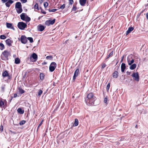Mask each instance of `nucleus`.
<instances>
[{
    "label": "nucleus",
    "instance_id": "nucleus-1",
    "mask_svg": "<svg viewBox=\"0 0 148 148\" xmlns=\"http://www.w3.org/2000/svg\"><path fill=\"white\" fill-rule=\"evenodd\" d=\"M96 99V98L94 96L93 93L90 92L87 95L85 101L87 105L90 106L94 104V102Z\"/></svg>",
    "mask_w": 148,
    "mask_h": 148
},
{
    "label": "nucleus",
    "instance_id": "nucleus-2",
    "mask_svg": "<svg viewBox=\"0 0 148 148\" xmlns=\"http://www.w3.org/2000/svg\"><path fill=\"white\" fill-rule=\"evenodd\" d=\"M3 56H2L1 59L3 60H8V57L10 55V52L7 50H5L2 53Z\"/></svg>",
    "mask_w": 148,
    "mask_h": 148
},
{
    "label": "nucleus",
    "instance_id": "nucleus-3",
    "mask_svg": "<svg viewBox=\"0 0 148 148\" xmlns=\"http://www.w3.org/2000/svg\"><path fill=\"white\" fill-rule=\"evenodd\" d=\"M27 26V24L23 22H19L17 25L18 28L21 30L24 29Z\"/></svg>",
    "mask_w": 148,
    "mask_h": 148
},
{
    "label": "nucleus",
    "instance_id": "nucleus-4",
    "mask_svg": "<svg viewBox=\"0 0 148 148\" xmlns=\"http://www.w3.org/2000/svg\"><path fill=\"white\" fill-rule=\"evenodd\" d=\"M7 101L3 99L2 98L0 99V107L5 108L7 107Z\"/></svg>",
    "mask_w": 148,
    "mask_h": 148
},
{
    "label": "nucleus",
    "instance_id": "nucleus-5",
    "mask_svg": "<svg viewBox=\"0 0 148 148\" xmlns=\"http://www.w3.org/2000/svg\"><path fill=\"white\" fill-rule=\"evenodd\" d=\"M56 66L57 64L55 62H51L49 67V71L51 72H53L55 70Z\"/></svg>",
    "mask_w": 148,
    "mask_h": 148
},
{
    "label": "nucleus",
    "instance_id": "nucleus-6",
    "mask_svg": "<svg viewBox=\"0 0 148 148\" xmlns=\"http://www.w3.org/2000/svg\"><path fill=\"white\" fill-rule=\"evenodd\" d=\"M38 59V56L35 53H33L30 58V60L32 62H36Z\"/></svg>",
    "mask_w": 148,
    "mask_h": 148
},
{
    "label": "nucleus",
    "instance_id": "nucleus-7",
    "mask_svg": "<svg viewBox=\"0 0 148 148\" xmlns=\"http://www.w3.org/2000/svg\"><path fill=\"white\" fill-rule=\"evenodd\" d=\"M18 40H20L22 43L25 44L27 41V38L25 35H22L21 36L20 39L18 38Z\"/></svg>",
    "mask_w": 148,
    "mask_h": 148
},
{
    "label": "nucleus",
    "instance_id": "nucleus-8",
    "mask_svg": "<svg viewBox=\"0 0 148 148\" xmlns=\"http://www.w3.org/2000/svg\"><path fill=\"white\" fill-rule=\"evenodd\" d=\"M131 76L134 78V80L137 82L139 81V76L138 72L134 73Z\"/></svg>",
    "mask_w": 148,
    "mask_h": 148
},
{
    "label": "nucleus",
    "instance_id": "nucleus-9",
    "mask_svg": "<svg viewBox=\"0 0 148 148\" xmlns=\"http://www.w3.org/2000/svg\"><path fill=\"white\" fill-rule=\"evenodd\" d=\"M55 19H54L52 20H47L45 22V24L47 26H49L50 25H53L55 23Z\"/></svg>",
    "mask_w": 148,
    "mask_h": 148
},
{
    "label": "nucleus",
    "instance_id": "nucleus-10",
    "mask_svg": "<svg viewBox=\"0 0 148 148\" xmlns=\"http://www.w3.org/2000/svg\"><path fill=\"white\" fill-rule=\"evenodd\" d=\"M79 72V69H76L75 71V72L74 75L73 76V80L74 82L75 81V80L76 79V77H77L78 75V73Z\"/></svg>",
    "mask_w": 148,
    "mask_h": 148
},
{
    "label": "nucleus",
    "instance_id": "nucleus-11",
    "mask_svg": "<svg viewBox=\"0 0 148 148\" xmlns=\"http://www.w3.org/2000/svg\"><path fill=\"white\" fill-rule=\"evenodd\" d=\"M45 27L41 25H39L37 26L38 30V31H42L45 29Z\"/></svg>",
    "mask_w": 148,
    "mask_h": 148
},
{
    "label": "nucleus",
    "instance_id": "nucleus-12",
    "mask_svg": "<svg viewBox=\"0 0 148 148\" xmlns=\"http://www.w3.org/2000/svg\"><path fill=\"white\" fill-rule=\"evenodd\" d=\"M5 42L6 44L8 46L10 47L12 46V42L13 41L10 38H8L6 40Z\"/></svg>",
    "mask_w": 148,
    "mask_h": 148
},
{
    "label": "nucleus",
    "instance_id": "nucleus-13",
    "mask_svg": "<svg viewBox=\"0 0 148 148\" xmlns=\"http://www.w3.org/2000/svg\"><path fill=\"white\" fill-rule=\"evenodd\" d=\"M6 25L7 27L8 28H11L13 30H15V29L13 26L12 25V24L11 23H6Z\"/></svg>",
    "mask_w": 148,
    "mask_h": 148
},
{
    "label": "nucleus",
    "instance_id": "nucleus-14",
    "mask_svg": "<svg viewBox=\"0 0 148 148\" xmlns=\"http://www.w3.org/2000/svg\"><path fill=\"white\" fill-rule=\"evenodd\" d=\"M14 2V1L12 0H8L7 2L5 3V5L6 7H9L10 5Z\"/></svg>",
    "mask_w": 148,
    "mask_h": 148
},
{
    "label": "nucleus",
    "instance_id": "nucleus-15",
    "mask_svg": "<svg viewBox=\"0 0 148 148\" xmlns=\"http://www.w3.org/2000/svg\"><path fill=\"white\" fill-rule=\"evenodd\" d=\"M127 62L128 63V64L129 65H131L134 62V60L133 59H132V60H130V58H127Z\"/></svg>",
    "mask_w": 148,
    "mask_h": 148
},
{
    "label": "nucleus",
    "instance_id": "nucleus-16",
    "mask_svg": "<svg viewBox=\"0 0 148 148\" xmlns=\"http://www.w3.org/2000/svg\"><path fill=\"white\" fill-rule=\"evenodd\" d=\"M126 68L125 64V63H122L121 64V72H123L125 71V70Z\"/></svg>",
    "mask_w": 148,
    "mask_h": 148
},
{
    "label": "nucleus",
    "instance_id": "nucleus-17",
    "mask_svg": "<svg viewBox=\"0 0 148 148\" xmlns=\"http://www.w3.org/2000/svg\"><path fill=\"white\" fill-rule=\"evenodd\" d=\"M16 9L22 8V5L20 2H17L16 3L15 6Z\"/></svg>",
    "mask_w": 148,
    "mask_h": 148
},
{
    "label": "nucleus",
    "instance_id": "nucleus-18",
    "mask_svg": "<svg viewBox=\"0 0 148 148\" xmlns=\"http://www.w3.org/2000/svg\"><path fill=\"white\" fill-rule=\"evenodd\" d=\"M86 1V0H79V2L81 6H84L85 5Z\"/></svg>",
    "mask_w": 148,
    "mask_h": 148
},
{
    "label": "nucleus",
    "instance_id": "nucleus-19",
    "mask_svg": "<svg viewBox=\"0 0 148 148\" xmlns=\"http://www.w3.org/2000/svg\"><path fill=\"white\" fill-rule=\"evenodd\" d=\"M134 28L133 27H130L128 28V30L127 31L126 33V35H127L129 33H130L134 29Z\"/></svg>",
    "mask_w": 148,
    "mask_h": 148
},
{
    "label": "nucleus",
    "instance_id": "nucleus-20",
    "mask_svg": "<svg viewBox=\"0 0 148 148\" xmlns=\"http://www.w3.org/2000/svg\"><path fill=\"white\" fill-rule=\"evenodd\" d=\"M118 77V73L117 71H114L113 73V77L114 78H116Z\"/></svg>",
    "mask_w": 148,
    "mask_h": 148
},
{
    "label": "nucleus",
    "instance_id": "nucleus-21",
    "mask_svg": "<svg viewBox=\"0 0 148 148\" xmlns=\"http://www.w3.org/2000/svg\"><path fill=\"white\" fill-rule=\"evenodd\" d=\"M136 65L135 64H131L130 67V69L131 70H134L136 67Z\"/></svg>",
    "mask_w": 148,
    "mask_h": 148
},
{
    "label": "nucleus",
    "instance_id": "nucleus-22",
    "mask_svg": "<svg viewBox=\"0 0 148 148\" xmlns=\"http://www.w3.org/2000/svg\"><path fill=\"white\" fill-rule=\"evenodd\" d=\"M8 75L9 74L7 71H5L2 73V76L3 77H7Z\"/></svg>",
    "mask_w": 148,
    "mask_h": 148
},
{
    "label": "nucleus",
    "instance_id": "nucleus-23",
    "mask_svg": "<svg viewBox=\"0 0 148 148\" xmlns=\"http://www.w3.org/2000/svg\"><path fill=\"white\" fill-rule=\"evenodd\" d=\"M25 13H22L20 15V17H21V19L23 21H24L25 20Z\"/></svg>",
    "mask_w": 148,
    "mask_h": 148
},
{
    "label": "nucleus",
    "instance_id": "nucleus-24",
    "mask_svg": "<svg viewBox=\"0 0 148 148\" xmlns=\"http://www.w3.org/2000/svg\"><path fill=\"white\" fill-rule=\"evenodd\" d=\"M45 75L43 73H40V80H42L44 78Z\"/></svg>",
    "mask_w": 148,
    "mask_h": 148
},
{
    "label": "nucleus",
    "instance_id": "nucleus-25",
    "mask_svg": "<svg viewBox=\"0 0 148 148\" xmlns=\"http://www.w3.org/2000/svg\"><path fill=\"white\" fill-rule=\"evenodd\" d=\"M16 12L18 14H20L23 11L22 9V8H17L16 9Z\"/></svg>",
    "mask_w": 148,
    "mask_h": 148
},
{
    "label": "nucleus",
    "instance_id": "nucleus-26",
    "mask_svg": "<svg viewBox=\"0 0 148 148\" xmlns=\"http://www.w3.org/2000/svg\"><path fill=\"white\" fill-rule=\"evenodd\" d=\"M20 62V60L19 58H17L15 60V63L16 64H18Z\"/></svg>",
    "mask_w": 148,
    "mask_h": 148
},
{
    "label": "nucleus",
    "instance_id": "nucleus-27",
    "mask_svg": "<svg viewBox=\"0 0 148 148\" xmlns=\"http://www.w3.org/2000/svg\"><path fill=\"white\" fill-rule=\"evenodd\" d=\"M18 90L20 93L21 94H22L25 92V91L21 88H18Z\"/></svg>",
    "mask_w": 148,
    "mask_h": 148
},
{
    "label": "nucleus",
    "instance_id": "nucleus-28",
    "mask_svg": "<svg viewBox=\"0 0 148 148\" xmlns=\"http://www.w3.org/2000/svg\"><path fill=\"white\" fill-rule=\"evenodd\" d=\"M17 112L18 113L21 114H23L24 113V111L22 110V109L21 108H18L17 109Z\"/></svg>",
    "mask_w": 148,
    "mask_h": 148
},
{
    "label": "nucleus",
    "instance_id": "nucleus-29",
    "mask_svg": "<svg viewBox=\"0 0 148 148\" xmlns=\"http://www.w3.org/2000/svg\"><path fill=\"white\" fill-rule=\"evenodd\" d=\"M78 123L79 122L78 120L77 119H76L75 120V123L74 124L73 126H77L78 125Z\"/></svg>",
    "mask_w": 148,
    "mask_h": 148
},
{
    "label": "nucleus",
    "instance_id": "nucleus-30",
    "mask_svg": "<svg viewBox=\"0 0 148 148\" xmlns=\"http://www.w3.org/2000/svg\"><path fill=\"white\" fill-rule=\"evenodd\" d=\"M31 19L30 18L27 16L25 18V20L24 21H25L27 22H29L30 21Z\"/></svg>",
    "mask_w": 148,
    "mask_h": 148
},
{
    "label": "nucleus",
    "instance_id": "nucleus-31",
    "mask_svg": "<svg viewBox=\"0 0 148 148\" xmlns=\"http://www.w3.org/2000/svg\"><path fill=\"white\" fill-rule=\"evenodd\" d=\"M4 49L5 47L3 43L0 42V49L2 50Z\"/></svg>",
    "mask_w": 148,
    "mask_h": 148
},
{
    "label": "nucleus",
    "instance_id": "nucleus-32",
    "mask_svg": "<svg viewBox=\"0 0 148 148\" xmlns=\"http://www.w3.org/2000/svg\"><path fill=\"white\" fill-rule=\"evenodd\" d=\"M34 8L35 10L37 9V10H39V8H38V4L37 3H36L34 5Z\"/></svg>",
    "mask_w": 148,
    "mask_h": 148
},
{
    "label": "nucleus",
    "instance_id": "nucleus-33",
    "mask_svg": "<svg viewBox=\"0 0 148 148\" xmlns=\"http://www.w3.org/2000/svg\"><path fill=\"white\" fill-rule=\"evenodd\" d=\"M113 53H114L113 51H112V52H111L109 54L107 58H106V59L112 56L113 55Z\"/></svg>",
    "mask_w": 148,
    "mask_h": 148
},
{
    "label": "nucleus",
    "instance_id": "nucleus-34",
    "mask_svg": "<svg viewBox=\"0 0 148 148\" xmlns=\"http://www.w3.org/2000/svg\"><path fill=\"white\" fill-rule=\"evenodd\" d=\"M27 39L29 40L30 43H32L33 42V39L32 37H28Z\"/></svg>",
    "mask_w": 148,
    "mask_h": 148
},
{
    "label": "nucleus",
    "instance_id": "nucleus-35",
    "mask_svg": "<svg viewBox=\"0 0 148 148\" xmlns=\"http://www.w3.org/2000/svg\"><path fill=\"white\" fill-rule=\"evenodd\" d=\"M0 38L1 39H4L6 38V37L5 35H2L0 36Z\"/></svg>",
    "mask_w": 148,
    "mask_h": 148
},
{
    "label": "nucleus",
    "instance_id": "nucleus-36",
    "mask_svg": "<svg viewBox=\"0 0 148 148\" xmlns=\"http://www.w3.org/2000/svg\"><path fill=\"white\" fill-rule=\"evenodd\" d=\"M46 58L47 60H52L53 59V57L52 56H48L46 57Z\"/></svg>",
    "mask_w": 148,
    "mask_h": 148
},
{
    "label": "nucleus",
    "instance_id": "nucleus-37",
    "mask_svg": "<svg viewBox=\"0 0 148 148\" xmlns=\"http://www.w3.org/2000/svg\"><path fill=\"white\" fill-rule=\"evenodd\" d=\"M25 123V121L24 120H23L21 121L19 123L20 125H22L24 124Z\"/></svg>",
    "mask_w": 148,
    "mask_h": 148
},
{
    "label": "nucleus",
    "instance_id": "nucleus-38",
    "mask_svg": "<svg viewBox=\"0 0 148 148\" xmlns=\"http://www.w3.org/2000/svg\"><path fill=\"white\" fill-rule=\"evenodd\" d=\"M57 10V9H53L52 10H50V9L48 10L49 12H55Z\"/></svg>",
    "mask_w": 148,
    "mask_h": 148
},
{
    "label": "nucleus",
    "instance_id": "nucleus-39",
    "mask_svg": "<svg viewBox=\"0 0 148 148\" xmlns=\"http://www.w3.org/2000/svg\"><path fill=\"white\" fill-rule=\"evenodd\" d=\"M5 85H3L1 87V89L2 91L3 92H4V90H5Z\"/></svg>",
    "mask_w": 148,
    "mask_h": 148
},
{
    "label": "nucleus",
    "instance_id": "nucleus-40",
    "mask_svg": "<svg viewBox=\"0 0 148 148\" xmlns=\"http://www.w3.org/2000/svg\"><path fill=\"white\" fill-rule=\"evenodd\" d=\"M106 66V65L105 63H102L101 64V69H103Z\"/></svg>",
    "mask_w": 148,
    "mask_h": 148
},
{
    "label": "nucleus",
    "instance_id": "nucleus-41",
    "mask_svg": "<svg viewBox=\"0 0 148 148\" xmlns=\"http://www.w3.org/2000/svg\"><path fill=\"white\" fill-rule=\"evenodd\" d=\"M65 7V4H64L62 5L60 7V9H64Z\"/></svg>",
    "mask_w": 148,
    "mask_h": 148
},
{
    "label": "nucleus",
    "instance_id": "nucleus-42",
    "mask_svg": "<svg viewBox=\"0 0 148 148\" xmlns=\"http://www.w3.org/2000/svg\"><path fill=\"white\" fill-rule=\"evenodd\" d=\"M3 130V126L2 125H1L0 127V132H2Z\"/></svg>",
    "mask_w": 148,
    "mask_h": 148
},
{
    "label": "nucleus",
    "instance_id": "nucleus-43",
    "mask_svg": "<svg viewBox=\"0 0 148 148\" xmlns=\"http://www.w3.org/2000/svg\"><path fill=\"white\" fill-rule=\"evenodd\" d=\"M48 5V3L47 2H45L44 3V5L45 8L47 7Z\"/></svg>",
    "mask_w": 148,
    "mask_h": 148
},
{
    "label": "nucleus",
    "instance_id": "nucleus-44",
    "mask_svg": "<svg viewBox=\"0 0 148 148\" xmlns=\"http://www.w3.org/2000/svg\"><path fill=\"white\" fill-rule=\"evenodd\" d=\"M42 91L41 90H39V91L38 93V95L40 96L42 93Z\"/></svg>",
    "mask_w": 148,
    "mask_h": 148
},
{
    "label": "nucleus",
    "instance_id": "nucleus-45",
    "mask_svg": "<svg viewBox=\"0 0 148 148\" xmlns=\"http://www.w3.org/2000/svg\"><path fill=\"white\" fill-rule=\"evenodd\" d=\"M110 83H109L107 85V87H106V90L108 91L109 90L110 87Z\"/></svg>",
    "mask_w": 148,
    "mask_h": 148
},
{
    "label": "nucleus",
    "instance_id": "nucleus-46",
    "mask_svg": "<svg viewBox=\"0 0 148 148\" xmlns=\"http://www.w3.org/2000/svg\"><path fill=\"white\" fill-rule=\"evenodd\" d=\"M77 9L76 7L75 6H73L72 9V10L73 11H75Z\"/></svg>",
    "mask_w": 148,
    "mask_h": 148
},
{
    "label": "nucleus",
    "instance_id": "nucleus-47",
    "mask_svg": "<svg viewBox=\"0 0 148 148\" xmlns=\"http://www.w3.org/2000/svg\"><path fill=\"white\" fill-rule=\"evenodd\" d=\"M107 100H108L107 97L106 96L104 99V102L105 103H106Z\"/></svg>",
    "mask_w": 148,
    "mask_h": 148
},
{
    "label": "nucleus",
    "instance_id": "nucleus-48",
    "mask_svg": "<svg viewBox=\"0 0 148 148\" xmlns=\"http://www.w3.org/2000/svg\"><path fill=\"white\" fill-rule=\"evenodd\" d=\"M69 4L71 5L73 4V0H69Z\"/></svg>",
    "mask_w": 148,
    "mask_h": 148
},
{
    "label": "nucleus",
    "instance_id": "nucleus-49",
    "mask_svg": "<svg viewBox=\"0 0 148 148\" xmlns=\"http://www.w3.org/2000/svg\"><path fill=\"white\" fill-rule=\"evenodd\" d=\"M8 0H1L3 3H6Z\"/></svg>",
    "mask_w": 148,
    "mask_h": 148
},
{
    "label": "nucleus",
    "instance_id": "nucleus-50",
    "mask_svg": "<svg viewBox=\"0 0 148 148\" xmlns=\"http://www.w3.org/2000/svg\"><path fill=\"white\" fill-rule=\"evenodd\" d=\"M10 132L11 134H16V133L15 132H12V131L10 130Z\"/></svg>",
    "mask_w": 148,
    "mask_h": 148
},
{
    "label": "nucleus",
    "instance_id": "nucleus-51",
    "mask_svg": "<svg viewBox=\"0 0 148 148\" xmlns=\"http://www.w3.org/2000/svg\"><path fill=\"white\" fill-rule=\"evenodd\" d=\"M21 1L23 3H24L27 2V0H21Z\"/></svg>",
    "mask_w": 148,
    "mask_h": 148
},
{
    "label": "nucleus",
    "instance_id": "nucleus-52",
    "mask_svg": "<svg viewBox=\"0 0 148 148\" xmlns=\"http://www.w3.org/2000/svg\"><path fill=\"white\" fill-rule=\"evenodd\" d=\"M131 72H129L128 71H127L126 72V73L127 75H130L131 74Z\"/></svg>",
    "mask_w": 148,
    "mask_h": 148
},
{
    "label": "nucleus",
    "instance_id": "nucleus-53",
    "mask_svg": "<svg viewBox=\"0 0 148 148\" xmlns=\"http://www.w3.org/2000/svg\"><path fill=\"white\" fill-rule=\"evenodd\" d=\"M43 121V120H42L41 122L40 123V124L39 125H38L39 127H40L41 125L42 124Z\"/></svg>",
    "mask_w": 148,
    "mask_h": 148
},
{
    "label": "nucleus",
    "instance_id": "nucleus-54",
    "mask_svg": "<svg viewBox=\"0 0 148 148\" xmlns=\"http://www.w3.org/2000/svg\"><path fill=\"white\" fill-rule=\"evenodd\" d=\"M17 96V95L16 93L14 94V97L16 98Z\"/></svg>",
    "mask_w": 148,
    "mask_h": 148
},
{
    "label": "nucleus",
    "instance_id": "nucleus-55",
    "mask_svg": "<svg viewBox=\"0 0 148 148\" xmlns=\"http://www.w3.org/2000/svg\"><path fill=\"white\" fill-rule=\"evenodd\" d=\"M8 77V79H10L11 78V77L9 75H8L7 76Z\"/></svg>",
    "mask_w": 148,
    "mask_h": 148
},
{
    "label": "nucleus",
    "instance_id": "nucleus-56",
    "mask_svg": "<svg viewBox=\"0 0 148 148\" xmlns=\"http://www.w3.org/2000/svg\"><path fill=\"white\" fill-rule=\"evenodd\" d=\"M146 18L148 19V13H147L146 14Z\"/></svg>",
    "mask_w": 148,
    "mask_h": 148
},
{
    "label": "nucleus",
    "instance_id": "nucleus-57",
    "mask_svg": "<svg viewBox=\"0 0 148 148\" xmlns=\"http://www.w3.org/2000/svg\"><path fill=\"white\" fill-rule=\"evenodd\" d=\"M41 12L43 14H46V12H45L44 11H42V10H41Z\"/></svg>",
    "mask_w": 148,
    "mask_h": 148
},
{
    "label": "nucleus",
    "instance_id": "nucleus-58",
    "mask_svg": "<svg viewBox=\"0 0 148 148\" xmlns=\"http://www.w3.org/2000/svg\"><path fill=\"white\" fill-rule=\"evenodd\" d=\"M47 64V63L45 62H43L42 64V65H45Z\"/></svg>",
    "mask_w": 148,
    "mask_h": 148
},
{
    "label": "nucleus",
    "instance_id": "nucleus-59",
    "mask_svg": "<svg viewBox=\"0 0 148 148\" xmlns=\"http://www.w3.org/2000/svg\"><path fill=\"white\" fill-rule=\"evenodd\" d=\"M43 1V0H39V2L40 3H42Z\"/></svg>",
    "mask_w": 148,
    "mask_h": 148
},
{
    "label": "nucleus",
    "instance_id": "nucleus-60",
    "mask_svg": "<svg viewBox=\"0 0 148 148\" xmlns=\"http://www.w3.org/2000/svg\"><path fill=\"white\" fill-rule=\"evenodd\" d=\"M12 98H13V97H11V99H10V102L11 101H12Z\"/></svg>",
    "mask_w": 148,
    "mask_h": 148
},
{
    "label": "nucleus",
    "instance_id": "nucleus-61",
    "mask_svg": "<svg viewBox=\"0 0 148 148\" xmlns=\"http://www.w3.org/2000/svg\"><path fill=\"white\" fill-rule=\"evenodd\" d=\"M135 127L136 128H137L138 127V126L137 125H136L135 126Z\"/></svg>",
    "mask_w": 148,
    "mask_h": 148
},
{
    "label": "nucleus",
    "instance_id": "nucleus-62",
    "mask_svg": "<svg viewBox=\"0 0 148 148\" xmlns=\"http://www.w3.org/2000/svg\"><path fill=\"white\" fill-rule=\"evenodd\" d=\"M39 127V126H38V128H37V131L38 130V129H39V127Z\"/></svg>",
    "mask_w": 148,
    "mask_h": 148
},
{
    "label": "nucleus",
    "instance_id": "nucleus-63",
    "mask_svg": "<svg viewBox=\"0 0 148 148\" xmlns=\"http://www.w3.org/2000/svg\"><path fill=\"white\" fill-rule=\"evenodd\" d=\"M123 60V59H122L121 61V62H122Z\"/></svg>",
    "mask_w": 148,
    "mask_h": 148
},
{
    "label": "nucleus",
    "instance_id": "nucleus-64",
    "mask_svg": "<svg viewBox=\"0 0 148 148\" xmlns=\"http://www.w3.org/2000/svg\"><path fill=\"white\" fill-rule=\"evenodd\" d=\"M148 6V3L147 4V5H145V6Z\"/></svg>",
    "mask_w": 148,
    "mask_h": 148
}]
</instances>
